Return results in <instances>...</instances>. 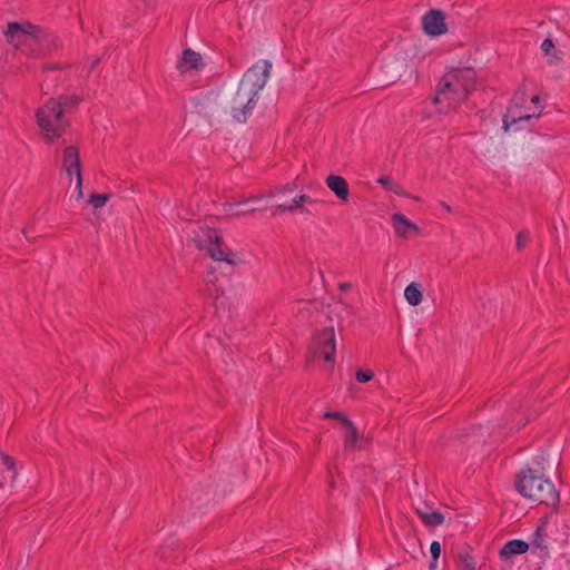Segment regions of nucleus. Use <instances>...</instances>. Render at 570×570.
<instances>
[{
  "label": "nucleus",
  "instance_id": "20",
  "mask_svg": "<svg viewBox=\"0 0 570 570\" xmlns=\"http://www.w3.org/2000/svg\"><path fill=\"white\" fill-rule=\"evenodd\" d=\"M541 49L546 56H548V63L551 66H557L561 61V56L557 52H553L554 43L551 39L547 38L541 43Z\"/></svg>",
  "mask_w": 570,
  "mask_h": 570
},
{
  "label": "nucleus",
  "instance_id": "12",
  "mask_svg": "<svg viewBox=\"0 0 570 570\" xmlns=\"http://www.w3.org/2000/svg\"><path fill=\"white\" fill-rule=\"evenodd\" d=\"M391 222L399 237L407 238L412 233H420L419 226L407 219L403 214H393Z\"/></svg>",
  "mask_w": 570,
  "mask_h": 570
},
{
  "label": "nucleus",
  "instance_id": "15",
  "mask_svg": "<svg viewBox=\"0 0 570 570\" xmlns=\"http://www.w3.org/2000/svg\"><path fill=\"white\" fill-rule=\"evenodd\" d=\"M528 549H529V544L525 541L514 539V540L508 541L503 546L500 554L502 557H509V556H512V554H521V553L527 552Z\"/></svg>",
  "mask_w": 570,
  "mask_h": 570
},
{
  "label": "nucleus",
  "instance_id": "27",
  "mask_svg": "<svg viewBox=\"0 0 570 570\" xmlns=\"http://www.w3.org/2000/svg\"><path fill=\"white\" fill-rule=\"evenodd\" d=\"M374 374L370 370H358L356 372V380L360 383H366L373 379Z\"/></svg>",
  "mask_w": 570,
  "mask_h": 570
},
{
  "label": "nucleus",
  "instance_id": "11",
  "mask_svg": "<svg viewBox=\"0 0 570 570\" xmlns=\"http://www.w3.org/2000/svg\"><path fill=\"white\" fill-rule=\"evenodd\" d=\"M62 168L69 176L72 174L76 176L81 175L80 155L77 147L68 146L65 148L62 155Z\"/></svg>",
  "mask_w": 570,
  "mask_h": 570
},
{
  "label": "nucleus",
  "instance_id": "18",
  "mask_svg": "<svg viewBox=\"0 0 570 570\" xmlns=\"http://www.w3.org/2000/svg\"><path fill=\"white\" fill-rule=\"evenodd\" d=\"M53 100L59 105L60 109L66 114L70 109H75L81 102L82 98L78 95H61Z\"/></svg>",
  "mask_w": 570,
  "mask_h": 570
},
{
  "label": "nucleus",
  "instance_id": "2",
  "mask_svg": "<svg viewBox=\"0 0 570 570\" xmlns=\"http://www.w3.org/2000/svg\"><path fill=\"white\" fill-rule=\"evenodd\" d=\"M271 70L268 60H259L244 73L230 100V115L235 122H246L257 104L258 94L268 81Z\"/></svg>",
  "mask_w": 570,
  "mask_h": 570
},
{
  "label": "nucleus",
  "instance_id": "24",
  "mask_svg": "<svg viewBox=\"0 0 570 570\" xmlns=\"http://www.w3.org/2000/svg\"><path fill=\"white\" fill-rule=\"evenodd\" d=\"M430 552L432 554V561L430 563V569L436 568V561L441 554V544L439 541H433L430 546Z\"/></svg>",
  "mask_w": 570,
  "mask_h": 570
},
{
  "label": "nucleus",
  "instance_id": "25",
  "mask_svg": "<svg viewBox=\"0 0 570 570\" xmlns=\"http://www.w3.org/2000/svg\"><path fill=\"white\" fill-rule=\"evenodd\" d=\"M298 208H302V206L299 205V203L297 202L296 198H293L292 202L289 204H281L276 207V210L277 212H293L295 209H298Z\"/></svg>",
  "mask_w": 570,
  "mask_h": 570
},
{
  "label": "nucleus",
  "instance_id": "3",
  "mask_svg": "<svg viewBox=\"0 0 570 570\" xmlns=\"http://www.w3.org/2000/svg\"><path fill=\"white\" fill-rule=\"evenodd\" d=\"M476 73L472 68H456L448 71L439 81L433 102L439 112L449 114L465 102L475 89Z\"/></svg>",
  "mask_w": 570,
  "mask_h": 570
},
{
  "label": "nucleus",
  "instance_id": "42",
  "mask_svg": "<svg viewBox=\"0 0 570 570\" xmlns=\"http://www.w3.org/2000/svg\"><path fill=\"white\" fill-rule=\"evenodd\" d=\"M534 543H535L538 547H540V546H541V543H540L538 540H535V541H534Z\"/></svg>",
  "mask_w": 570,
  "mask_h": 570
},
{
  "label": "nucleus",
  "instance_id": "16",
  "mask_svg": "<svg viewBox=\"0 0 570 570\" xmlns=\"http://www.w3.org/2000/svg\"><path fill=\"white\" fill-rule=\"evenodd\" d=\"M404 297L410 305H420L423 299V294L420 284L414 282L409 284L404 289Z\"/></svg>",
  "mask_w": 570,
  "mask_h": 570
},
{
  "label": "nucleus",
  "instance_id": "40",
  "mask_svg": "<svg viewBox=\"0 0 570 570\" xmlns=\"http://www.w3.org/2000/svg\"><path fill=\"white\" fill-rule=\"evenodd\" d=\"M250 199L257 200V199H261V196H258V195L257 196H253V197H250Z\"/></svg>",
  "mask_w": 570,
  "mask_h": 570
},
{
  "label": "nucleus",
  "instance_id": "30",
  "mask_svg": "<svg viewBox=\"0 0 570 570\" xmlns=\"http://www.w3.org/2000/svg\"><path fill=\"white\" fill-rule=\"evenodd\" d=\"M459 561L469 568V563H474L472 557L468 552L459 553Z\"/></svg>",
  "mask_w": 570,
  "mask_h": 570
},
{
  "label": "nucleus",
  "instance_id": "39",
  "mask_svg": "<svg viewBox=\"0 0 570 570\" xmlns=\"http://www.w3.org/2000/svg\"><path fill=\"white\" fill-rule=\"evenodd\" d=\"M146 4H151L154 0H142Z\"/></svg>",
  "mask_w": 570,
  "mask_h": 570
},
{
  "label": "nucleus",
  "instance_id": "41",
  "mask_svg": "<svg viewBox=\"0 0 570 570\" xmlns=\"http://www.w3.org/2000/svg\"><path fill=\"white\" fill-rule=\"evenodd\" d=\"M540 531H541V528L537 529V533H535V534H537V537H539V535H540Z\"/></svg>",
  "mask_w": 570,
  "mask_h": 570
},
{
  "label": "nucleus",
  "instance_id": "6",
  "mask_svg": "<svg viewBox=\"0 0 570 570\" xmlns=\"http://www.w3.org/2000/svg\"><path fill=\"white\" fill-rule=\"evenodd\" d=\"M193 240L199 249L206 250L214 261L226 262L229 265L236 264L234 253L224 245L217 229L209 227L199 228L195 233Z\"/></svg>",
  "mask_w": 570,
  "mask_h": 570
},
{
  "label": "nucleus",
  "instance_id": "26",
  "mask_svg": "<svg viewBox=\"0 0 570 570\" xmlns=\"http://www.w3.org/2000/svg\"><path fill=\"white\" fill-rule=\"evenodd\" d=\"M324 417L338 420L343 425L347 424V422H351V420L342 412H325Z\"/></svg>",
  "mask_w": 570,
  "mask_h": 570
},
{
  "label": "nucleus",
  "instance_id": "10",
  "mask_svg": "<svg viewBox=\"0 0 570 570\" xmlns=\"http://www.w3.org/2000/svg\"><path fill=\"white\" fill-rule=\"evenodd\" d=\"M204 67L203 57L193 49H185L177 62V69L180 73H187L190 70H200Z\"/></svg>",
  "mask_w": 570,
  "mask_h": 570
},
{
  "label": "nucleus",
  "instance_id": "8",
  "mask_svg": "<svg viewBox=\"0 0 570 570\" xmlns=\"http://www.w3.org/2000/svg\"><path fill=\"white\" fill-rule=\"evenodd\" d=\"M527 95L523 90L519 89L513 98L511 99L508 111L503 118V128L508 130L512 125L523 121L530 120L532 117H539L540 114H522L520 108L525 102Z\"/></svg>",
  "mask_w": 570,
  "mask_h": 570
},
{
  "label": "nucleus",
  "instance_id": "21",
  "mask_svg": "<svg viewBox=\"0 0 570 570\" xmlns=\"http://www.w3.org/2000/svg\"><path fill=\"white\" fill-rule=\"evenodd\" d=\"M245 205L246 202L228 203L225 205V212L234 216L247 215L256 212V208L245 207Z\"/></svg>",
  "mask_w": 570,
  "mask_h": 570
},
{
  "label": "nucleus",
  "instance_id": "23",
  "mask_svg": "<svg viewBox=\"0 0 570 570\" xmlns=\"http://www.w3.org/2000/svg\"><path fill=\"white\" fill-rule=\"evenodd\" d=\"M109 200L108 194H91L88 202L94 208L98 209L104 207Z\"/></svg>",
  "mask_w": 570,
  "mask_h": 570
},
{
  "label": "nucleus",
  "instance_id": "14",
  "mask_svg": "<svg viewBox=\"0 0 570 570\" xmlns=\"http://www.w3.org/2000/svg\"><path fill=\"white\" fill-rule=\"evenodd\" d=\"M346 429L345 436H344V449L345 450H360L362 449L361 445L357 444L358 441V432L354 423L347 422V424L344 425Z\"/></svg>",
  "mask_w": 570,
  "mask_h": 570
},
{
  "label": "nucleus",
  "instance_id": "29",
  "mask_svg": "<svg viewBox=\"0 0 570 570\" xmlns=\"http://www.w3.org/2000/svg\"><path fill=\"white\" fill-rule=\"evenodd\" d=\"M76 198H77V200H80L83 198L82 175L76 176Z\"/></svg>",
  "mask_w": 570,
  "mask_h": 570
},
{
  "label": "nucleus",
  "instance_id": "38",
  "mask_svg": "<svg viewBox=\"0 0 570 570\" xmlns=\"http://www.w3.org/2000/svg\"><path fill=\"white\" fill-rule=\"evenodd\" d=\"M463 570H475L474 563H469V568H464Z\"/></svg>",
  "mask_w": 570,
  "mask_h": 570
},
{
  "label": "nucleus",
  "instance_id": "7",
  "mask_svg": "<svg viewBox=\"0 0 570 570\" xmlns=\"http://www.w3.org/2000/svg\"><path fill=\"white\" fill-rule=\"evenodd\" d=\"M309 350L314 357L333 365L336 358V335L334 326L331 325L317 331L312 337Z\"/></svg>",
  "mask_w": 570,
  "mask_h": 570
},
{
  "label": "nucleus",
  "instance_id": "36",
  "mask_svg": "<svg viewBox=\"0 0 570 570\" xmlns=\"http://www.w3.org/2000/svg\"><path fill=\"white\" fill-rule=\"evenodd\" d=\"M350 287H351V285H350L348 283H342V284H340V288H341L342 291H347Z\"/></svg>",
  "mask_w": 570,
  "mask_h": 570
},
{
  "label": "nucleus",
  "instance_id": "31",
  "mask_svg": "<svg viewBox=\"0 0 570 570\" xmlns=\"http://www.w3.org/2000/svg\"><path fill=\"white\" fill-rule=\"evenodd\" d=\"M63 66L62 65H58V63H45L42 66V72H48V71H51V70H60L62 69Z\"/></svg>",
  "mask_w": 570,
  "mask_h": 570
},
{
  "label": "nucleus",
  "instance_id": "19",
  "mask_svg": "<svg viewBox=\"0 0 570 570\" xmlns=\"http://www.w3.org/2000/svg\"><path fill=\"white\" fill-rule=\"evenodd\" d=\"M0 460H1L2 465L8 471V476H6V475L3 476L4 481L13 483L17 478V474H18L17 469H16V462H14L13 458H11L4 453H1Z\"/></svg>",
  "mask_w": 570,
  "mask_h": 570
},
{
  "label": "nucleus",
  "instance_id": "1",
  "mask_svg": "<svg viewBox=\"0 0 570 570\" xmlns=\"http://www.w3.org/2000/svg\"><path fill=\"white\" fill-rule=\"evenodd\" d=\"M6 41L30 58H41L60 48L59 37L29 21H12L3 31Z\"/></svg>",
  "mask_w": 570,
  "mask_h": 570
},
{
  "label": "nucleus",
  "instance_id": "22",
  "mask_svg": "<svg viewBox=\"0 0 570 570\" xmlns=\"http://www.w3.org/2000/svg\"><path fill=\"white\" fill-rule=\"evenodd\" d=\"M377 183L381 184L386 190L393 191L394 194L403 197H407L409 194L404 190V188L393 181L390 177L383 176L377 179Z\"/></svg>",
  "mask_w": 570,
  "mask_h": 570
},
{
  "label": "nucleus",
  "instance_id": "28",
  "mask_svg": "<svg viewBox=\"0 0 570 570\" xmlns=\"http://www.w3.org/2000/svg\"><path fill=\"white\" fill-rule=\"evenodd\" d=\"M528 235L524 232H519L517 235L515 246L518 250H521L528 243Z\"/></svg>",
  "mask_w": 570,
  "mask_h": 570
},
{
  "label": "nucleus",
  "instance_id": "13",
  "mask_svg": "<svg viewBox=\"0 0 570 570\" xmlns=\"http://www.w3.org/2000/svg\"><path fill=\"white\" fill-rule=\"evenodd\" d=\"M326 186L335 196L343 203H346L350 197V189L346 179L340 175H328L326 177Z\"/></svg>",
  "mask_w": 570,
  "mask_h": 570
},
{
  "label": "nucleus",
  "instance_id": "17",
  "mask_svg": "<svg viewBox=\"0 0 570 570\" xmlns=\"http://www.w3.org/2000/svg\"><path fill=\"white\" fill-rule=\"evenodd\" d=\"M415 511L425 525L436 527L444 522V515L439 511L429 513L419 508H416Z\"/></svg>",
  "mask_w": 570,
  "mask_h": 570
},
{
  "label": "nucleus",
  "instance_id": "35",
  "mask_svg": "<svg viewBox=\"0 0 570 570\" xmlns=\"http://www.w3.org/2000/svg\"><path fill=\"white\" fill-rule=\"evenodd\" d=\"M531 102L534 104V105H539L540 104V97L534 95L532 98H531Z\"/></svg>",
  "mask_w": 570,
  "mask_h": 570
},
{
  "label": "nucleus",
  "instance_id": "34",
  "mask_svg": "<svg viewBox=\"0 0 570 570\" xmlns=\"http://www.w3.org/2000/svg\"><path fill=\"white\" fill-rule=\"evenodd\" d=\"M285 191H289L292 193L293 191V187L292 186H285V187H282L277 190V193H285Z\"/></svg>",
  "mask_w": 570,
  "mask_h": 570
},
{
  "label": "nucleus",
  "instance_id": "32",
  "mask_svg": "<svg viewBox=\"0 0 570 570\" xmlns=\"http://www.w3.org/2000/svg\"><path fill=\"white\" fill-rule=\"evenodd\" d=\"M299 205L302 206L304 203H313V199L308 195H299L298 197H295Z\"/></svg>",
  "mask_w": 570,
  "mask_h": 570
},
{
  "label": "nucleus",
  "instance_id": "33",
  "mask_svg": "<svg viewBox=\"0 0 570 570\" xmlns=\"http://www.w3.org/2000/svg\"><path fill=\"white\" fill-rule=\"evenodd\" d=\"M99 62H100V59L97 57L91 60L88 71L86 73V77H89L90 72L99 65Z\"/></svg>",
  "mask_w": 570,
  "mask_h": 570
},
{
  "label": "nucleus",
  "instance_id": "37",
  "mask_svg": "<svg viewBox=\"0 0 570 570\" xmlns=\"http://www.w3.org/2000/svg\"><path fill=\"white\" fill-rule=\"evenodd\" d=\"M442 208H444L446 212H451L452 208L446 204V203H442L441 204Z\"/></svg>",
  "mask_w": 570,
  "mask_h": 570
},
{
  "label": "nucleus",
  "instance_id": "5",
  "mask_svg": "<svg viewBox=\"0 0 570 570\" xmlns=\"http://www.w3.org/2000/svg\"><path fill=\"white\" fill-rule=\"evenodd\" d=\"M36 119L45 138L50 142L60 138L69 127V120L53 98H49L37 109Z\"/></svg>",
  "mask_w": 570,
  "mask_h": 570
},
{
  "label": "nucleus",
  "instance_id": "4",
  "mask_svg": "<svg viewBox=\"0 0 570 570\" xmlns=\"http://www.w3.org/2000/svg\"><path fill=\"white\" fill-rule=\"evenodd\" d=\"M515 489L524 498L539 504L557 507L559 493L554 484L543 474L532 469L520 472L515 478Z\"/></svg>",
  "mask_w": 570,
  "mask_h": 570
},
{
  "label": "nucleus",
  "instance_id": "9",
  "mask_svg": "<svg viewBox=\"0 0 570 570\" xmlns=\"http://www.w3.org/2000/svg\"><path fill=\"white\" fill-rule=\"evenodd\" d=\"M423 30L426 35L436 37L448 31L444 13L439 9L429 10L422 18Z\"/></svg>",
  "mask_w": 570,
  "mask_h": 570
}]
</instances>
